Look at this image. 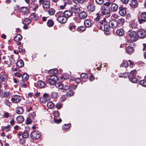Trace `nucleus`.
I'll return each mask as SVG.
<instances>
[{"mask_svg": "<svg viewBox=\"0 0 146 146\" xmlns=\"http://www.w3.org/2000/svg\"><path fill=\"white\" fill-rule=\"evenodd\" d=\"M98 27L100 29L106 31H108L110 30V27L109 25L105 21H102L98 23L97 25Z\"/></svg>", "mask_w": 146, "mask_h": 146, "instance_id": "f257e3e1", "label": "nucleus"}, {"mask_svg": "<svg viewBox=\"0 0 146 146\" xmlns=\"http://www.w3.org/2000/svg\"><path fill=\"white\" fill-rule=\"evenodd\" d=\"M110 2H107L104 4V5L102 7V15H107L108 16L110 15V9L108 7L110 5Z\"/></svg>", "mask_w": 146, "mask_h": 146, "instance_id": "f03ea898", "label": "nucleus"}, {"mask_svg": "<svg viewBox=\"0 0 146 146\" xmlns=\"http://www.w3.org/2000/svg\"><path fill=\"white\" fill-rule=\"evenodd\" d=\"M127 36L132 41H135L138 39L137 34L134 31L130 30L127 32Z\"/></svg>", "mask_w": 146, "mask_h": 146, "instance_id": "7ed1b4c3", "label": "nucleus"}, {"mask_svg": "<svg viewBox=\"0 0 146 146\" xmlns=\"http://www.w3.org/2000/svg\"><path fill=\"white\" fill-rule=\"evenodd\" d=\"M136 71L135 70L131 71L129 76V80L132 83H136L139 81L138 79L136 78L135 73Z\"/></svg>", "mask_w": 146, "mask_h": 146, "instance_id": "20e7f679", "label": "nucleus"}, {"mask_svg": "<svg viewBox=\"0 0 146 146\" xmlns=\"http://www.w3.org/2000/svg\"><path fill=\"white\" fill-rule=\"evenodd\" d=\"M56 15L58 16L57 20L59 23H64L66 22L67 19L64 16L62 13L59 12Z\"/></svg>", "mask_w": 146, "mask_h": 146, "instance_id": "39448f33", "label": "nucleus"}, {"mask_svg": "<svg viewBox=\"0 0 146 146\" xmlns=\"http://www.w3.org/2000/svg\"><path fill=\"white\" fill-rule=\"evenodd\" d=\"M39 3L40 5L42 4L43 7L45 8H49L50 5V2L48 0H39Z\"/></svg>", "mask_w": 146, "mask_h": 146, "instance_id": "423d86ee", "label": "nucleus"}, {"mask_svg": "<svg viewBox=\"0 0 146 146\" xmlns=\"http://www.w3.org/2000/svg\"><path fill=\"white\" fill-rule=\"evenodd\" d=\"M57 78L55 76H50V78L48 80L47 82L50 85H55Z\"/></svg>", "mask_w": 146, "mask_h": 146, "instance_id": "0eeeda50", "label": "nucleus"}, {"mask_svg": "<svg viewBox=\"0 0 146 146\" xmlns=\"http://www.w3.org/2000/svg\"><path fill=\"white\" fill-rule=\"evenodd\" d=\"M137 34L138 37L141 38H144L146 37V31L144 29L139 30L137 32Z\"/></svg>", "mask_w": 146, "mask_h": 146, "instance_id": "6e6552de", "label": "nucleus"}, {"mask_svg": "<svg viewBox=\"0 0 146 146\" xmlns=\"http://www.w3.org/2000/svg\"><path fill=\"white\" fill-rule=\"evenodd\" d=\"M31 137L34 139H36L39 138L40 135L39 132L37 131H33L32 132L31 134Z\"/></svg>", "mask_w": 146, "mask_h": 146, "instance_id": "1a4fd4ad", "label": "nucleus"}, {"mask_svg": "<svg viewBox=\"0 0 146 146\" xmlns=\"http://www.w3.org/2000/svg\"><path fill=\"white\" fill-rule=\"evenodd\" d=\"M141 19H139L140 24L145 23L146 21V12H141L140 13Z\"/></svg>", "mask_w": 146, "mask_h": 146, "instance_id": "9d476101", "label": "nucleus"}, {"mask_svg": "<svg viewBox=\"0 0 146 146\" xmlns=\"http://www.w3.org/2000/svg\"><path fill=\"white\" fill-rule=\"evenodd\" d=\"M21 100V97L18 95H15L11 99L13 102L14 103H17L19 102Z\"/></svg>", "mask_w": 146, "mask_h": 146, "instance_id": "9b49d317", "label": "nucleus"}, {"mask_svg": "<svg viewBox=\"0 0 146 146\" xmlns=\"http://www.w3.org/2000/svg\"><path fill=\"white\" fill-rule=\"evenodd\" d=\"M109 24L110 27L112 28H115L117 27V21L113 20L109 21Z\"/></svg>", "mask_w": 146, "mask_h": 146, "instance_id": "f8f14e48", "label": "nucleus"}, {"mask_svg": "<svg viewBox=\"0 0 146 146\" xmlns=\"http://www.w3.org/2000/svg\"><path fill=\"white\" fill-rule=\"evenodd\" d=\"M64 16L67 19L72 15V12L70 10L65 11L64 13H63Z\"/></svg>", "mask_w": 146, "mask_h": 146, "instance_id": "ddd939ff", "label": "nucleus"}, {"mask_svg": "<svg viewBox=\"0 0 146 146\" xmlns=\"http://www.w3.org/2000/svg\"><path fill=\"white\" fill-rule=\"evenodd\" d=\"M119 13L120 15L122 16H124L126 13L125 8L123 7H121L119 8Z\"/></svg>", "mask_w": 146, "mask_h": 146, "instance_id": "4468645a", "label": "nucleus"}, {"mask_svg": "<svg viewBox=\"0 0 146 146\" xmlns=\"http://www.w3.org/2000/svg\"><path fill=\"white\" fill-rule=\"evenodd\" d=\"M72 10L75 14L78 13L80 11V8L77 6H75L72 8Z\"/></svg>", "mask_w": 146, "mask_h": 146, "instance_id": "2eb2a0df", "label": "nucleus"}, {"mask_svg": "<svg viewBox=\"0 0 146 146\" xmlns=\"http://www.w3.org/2000/svg\"><path fill=\"white\" fill-rule=\"evenodd\" d=\"M95 9V7L94 5L90 3L89 5L87 6V9L88 11L90 12H92L94 11Z\"/></svg>", "mask_w": 146, "mask_h": 146, "instance_id": "dca6fc26", "label": "nucleus"}, {"mask_svg": "<svg viewBox=\"0 0 146 146\" xmlns=\"http://www.w3.org/2000/svg\"><path fill=\"white\" fill-rule=\"evenodd\" d=\"M87 16V15L86 12H82L79 14V17L81 19H84Z\"/></svg>", "mask_w": 146, "mask_h": 146, "instance_id": "f3484780", "label": "nucleus"}, {"mask_svg": "<svg viewBox=\"0 0 146 146\" xmlns=\"http://www.w3.org/2000/svg\"><path fill=\"white\" fill-rule=\"evenodd\" d=\"M111 10L113 12L116 11L118 9V5L116 4H112L111 6Z\"/></svg>", "mask_w": 146, "mask_h": 146, "instance_id": "a211bd4d", "label": "nucleus"}, {"mask_svg": "<svg viewBox=\"0 0 146 146\" xmlns=\"http://www.w3.org/2000/svg\"><path fill=\"white\" fill-rule=\"evenodd\" d=\"M117 34L119 36H122L124 34V31L123 29H117L116 31Z\"/></svg>", "mask_w": 146, "mask_h": 146, "instance_id": "6ab92c4d", "label": "nucleus"}, {"mask_svg": "<svg viewBox=\"0 0 146 146\" xmlns=\"http://www.w3.org/2000/svg\"><path fill=\"white\" fill-rule=\"evenodd\" d=\"M126 51L127 53L131 54L134 52V49L132 47L128 46L126 48Z\"/></svg>", "mask_w": 146, "mask_h": 146, "instance_id": "aec40b11", "label": "nucleus"}, {"mask_svg": "<svg viewBox=\"0 0 146 146\" xmlns=\"http://www.w3.org/2000/svg\"><path fill=\"white\" fill-rule=\"evenodd\" d=\"M17 120L18 123H22L24 120L23 117L21 115H19L17 118Z\"/></svg>", "mask_w": 146, "mask_h": 146, "instance_id": "412c9836", "label": "nucleus"}, {"mask_svg": "<svg viewBox=\"0 0 146 146\" xmlns=\"http://www.w3.org/2000/svg\"><path fill=\"white\" fill-rule=\"evenodd\" d=\"M91 24V22L89 19H86L84 21V24L86 27H90Z\"/></svg>", "mask_w": 146, "mask_h": 146, "instance_id": "4be33fe9", "label": "nucleus"}, {"mask_svg": "<svg viewBox=\"0 0 146 146\" xmlns=\"http://www.w3.org/2000/svg\"><path fill=\"white\" fill-rule=\"evenodd\" d=\"M22 38V36L20 34H17L14 38V40L16 42H18Z\"/></svg>", "mask_w": 146, "mask_h": 146, "instance_id": "5701e85b", "label": "nucleus"}, {"mask_svg": "<svg viewBox=\"0 0 146 146\" xmlns=\"http://www.w3.org/2000/svg\"><path fill=\"white\" fill-rule=\"evenodd\" d=\"M137 3V0H131L129 3L131 7L136 6Z\"/></svg>", "mask_w": 146, "mask_h": 146, "instance_id": "b1692460", "label": "nucleus"}, {"mask_svg": "<svg viewBox=\"0 0 146 146\" xmlns=\"http://www.w3.org/2000/svg\"><path fill=\"white\" fill-rule=\"evenodd\" d=\"M55 85L56 88L60 89H62L63 88V85L62 83L60 82H56Z\"/></svg>", "mask_w": 146, "mask_h": 146, "instance_id": "393cba45", "label": "nucleus"}, {"mask_svg": "<svg viewBox=\"0 0 146 146\" xmlns=\"http://www.w3.org/2000/svg\"><path fill=\"white\" fill-rule=\"evenodd\" d=\"M21 10L22 12L25 13H28L29 12V9L27 7H22L21 9Z\"/></svg>", "mask_w": 146, "mask_h": 146, "instance_id": "a878e982", "label": "nucleus"}, {"mask_svg": "<svg viewBox=\"0 0 146 146\" xmlns=\"http://www.w3.org/2000/svg\"><path fill=\"white\" fill-rule=\"evenodd\" d=\"M37 83L38 86L40 88H43L45 86L44 83L41 80L38 81Z\"/></svg>", "mask_w": 146, "mask_h": 146, "instance_id": "bb28decb", "label": "nucleus"}, {"mask_svg": "<svg viewBox=\"0 0 146 146\" xmlns=\"http://www.w3.org/2000/svg\"><path fill=\"white\" fill-rule=\"evenodd\" d=\"M58 70L56 69H52L50 70L49 72V74L53 75V76H55L56 74L58 73Z\"/></svg>", "mask_w": 146, "mask_h": 146, "instance_id": "cd10ccee", "label": "nucleus"}, {"mask_svg": "<svg viewBox=\"0 0 146 146\" xmlns=\"http://www.w3.org/2000/svg\"><path fill=\"white\" fill-rule=\"evenodd\" d=\"M23 109L21 107H18L16 109V112L18 114H21L23 112Z\"/></svg>", "mask_w": 146, "mask_h": 146, "instance_id": "c85d7f7f", "label": "nucleus"}, {"mask_svg": "<svg viewBox=\"0 0 146 146\" xmlns=\"http://www.w3.org/2000/svg\"><path fill=\"white\" fill-rule=\"evenodd\" d=\"M17 65L19 67H21L24 66V63L23 60H20L17 63Z\"/></svg>", "mask_w": 146, "mask_h": 146, "instance_id": "c756f323", "label": "nucleus"}, {"mask_svg": "<svg viewBox=\"0 0 146 146\" xmlns=\"http://www.w3.org/2000/svg\"><path fill=\"white\" fill-rule=\"evenodd\" d=\"M47 106L49 108L52 109L54 107V104L52 102H49L47 103Z\"/></svg>", "mask_w": 146, "mask_h": 146, "instance_id": "7c9ffc66", "label": "nucleus"}, {"mask_svg": "<svg viewBox=\"0 0 146 146\" xmlns=\"http://www.w3.org/2000/svg\"><path fill=\"white\" fill-rule=\"evenodd\" d=\"M29 78V76L27 74H24L22 76V79L23 81L27 80Z\"/></svg>", "mask_w": 146, "mask_h": 146, "instance_id": "2f4dec72", "label": "nucleus"}, {"mask_svg": "<svg viewBox=\"0 0 146 146\" xmlns=\"http://www.w3.org/2000/svg\"><path fill=\"white\" fill-rule=\"evenodd\" d=\"M30 17L31 19L35 20H36L38 18L37 15L34 13H33L31 15Z\"/></svg>", "mask_w": 146, "mask_h": 146, "instance_id": "473e14b6", "label": "nucleus"}, {"mask_svg": "<svg viewBox=\"0 0 146 146\" xmlns=\"http://www.w3.org/2000/svg\"><path fill=\"white\" fill-rule=\"evenodd\" d=\"M48 13L50 15H53L55 13V10L51 8L48 11Z\"/></svg>", "mask_w": 146, "mask_h": 146, "instance_id": "72a5a7b5", "label": "nucleus"}, {"mask_svg": "<svg viewBox=\"0 0 146 146\" xmlns=\"http://www.w3.org/2000/svg\"><path fill=\"white\" fill-rule=\"evenodd\" d=\"M7 76L5 74H3L0 76V78L2 80V81H5L7 79Z\"/></svg>", "mask_w": 146, "mask_h": 146, "instance_id": "f704fd0d", "label": "nucleus"}, {"mask_svg": "<svg viewBox=\"0 0 146 146\" xmlns=\"http://www.w3.org/2000/svg\"><path fill=\"white\" fill-rule=\"evenodd\" d=\"M73 1L75 3L82 4L84 3L85 0H73Z\"/></svg>", "mask_w": 146, "mask_h": 146, "instance_id": "c9c22d12", "label": "nucleus"}, {"mask_svg": "<svg viewBox=\"0 0 146 146\" xmlns=\"http://www.w3.org/2000/svg\"><path fill=\"white\" fill-rule=\"evenodd\" d=\"M47 24L48 27H51L53 25L54 23L52 21L50 20L47 21Z\"/></svg>", "mask_w": 146, "mask_h": 146, "instance_id": "e433bc0d", "label": "nucleus"}, {"mask_svg": "<svg viewBox=\"0 0 146 146\" xmlns=\"http://www.w3.org/2000/svg\"><path fill=\"white\" fill-rule=\"evenodd\" d=\"M128 66V64L127 62V61H125L123 62L121 64V66L126 68Z\"/></svg>", "mask_w": 146, "mask_h": 146, "instance_id": "4c0bfd02", "label": "nucleus"}, {"mask_svg": "<svg viewBox=\"0 0 146 146\" xmlns=\"http://www.w3.org/2000/svg\"><path fill=\"white\" fill-rule=\"evenodd\" d=\"M29 134L27 131H24L22 133V137L24 138H27Z\"/></svg>", "mask_w": 146, "mask_h": 146, "instance_id": "58836bf2", "label": "nucleus"}, {"mask_svg": "<svg viewBox=\"0 0 146 146\" xmlns=\"http://www.w3.org/2000/svg\"><path fill=\"white\" fill-rule=\"evenodd\" d=\"M14 59L12 57H10L9 58V62L10 64L11 65H12L14 64Z\"/></svg>", "mask_w": 146, "mask_h": 146, "instance_id": "ea45409f", "label": "nucleus"}, {"mask_svg": "<svg viewBox=\"0 0 146 146\" xmlns=\"http://www.w3.org/2000/svg\"><path fill=\"white\" fill-rule=\"evenodd\" d=\"M81 77L83 79H85L87 78L88 77V75L84 73H82L81 74Z\"/></svg>", "mask_w": 146, "mask_h": 146, "instance_id": "a19ab883", "label": "nucleus"}, {"mask_svg": "<svg viewBox=\"0 0 146 146\" xmlns=\"http://www.w3.org/2000/svg\"><path fill=\"white\" fill-rule=\"evenodd\" d=\"M74 94V93L71 90H69L66 93V95L67 96L70 97L72 96Z\"/></svg>", "mask_w": 146, "mask_h": 146, "instance_id": "79ce46f5", "label": "nucleus"}, {"mask_svg": "<svg viewBox=\"0 0 146 146\" xmlns=\"http://www.w3.org/2000/svg\"><path fill=\"white\" fill-rule=\"evenodd\" d=\"M70 88V86L68 85H63V88H62V90H64L65 91L68 90Z\"/></svg>", "mask_w": 146, "mask_h": 146, "instance_id": "37998d69", "label": "nucleus"}, {"mask_svg": "<svg viewBox=\"0 0 146 146\" xmlns=\"http://www.w3.org/2000/svg\"><path fill=\"white\" fill-rule=\"evenodd\" d=\"M54 118H57L59 116V112L58 111H55L53 112Z\"/></svg>", "mask_w": 146, "mask_h": 146, "instance_id": "c03bdc74", "label": "nucleus"}, {"mask_svg": "<svg viewBox=\"0 0 146 146\" xmlns=\"http://www.w3.org/2000/svg\"><path fill=\"white\" fill-rule=\"evenodd\" d=\"M96 17L95 18V20L96 21H98L100 18L101 14L98 13L96 14Z\"/></svg>", "mask_w": 146, "mask_h": 146, "instance_id": "a18cd8bd", "label": "nucleus"}, {"mask_svg": "<svg viewBox=\"0 0 146 146\" xmlns=\"http://www.w3.org/2000/svg\"><path fill=\"white\" fill-rule=\"evenodd\" d=\"M42 97L46 99L47 100H48L49 98V95L46 93L44 94H43V96Z\"/></svg>", "mask_w": 146, "mask_h": 146, "instance_id": "49530a36", "label": "nucleus"}, {"mask_svg": "<svg viewBox=\"0 0 146 146\" xmlns=\"http://www.w3.org/2000/svg\"><path fill=\"white\" fill-rule=\"evenodd\" d=\"M140 84L143 86L146 87V81L145 80H142L140 81Z\"/></svg>", "mask_w": 146, "mask_h": 146, "instance_id": "de8ad7c7", "label": "nucleus"}, {"mask_svg": "<svg viewBox=\"0 0 146 146\" xmlns=\"http://www.w3.org/2000/svg\"><path fill=\"white\" fill-rule=\"evenodd\" d=\"M118 23L121 25L123 24L124 22V20L123 19H121L118 20Z\"/></svg>", "mask_w": 146, "mask_h": 146, "instance_id": "09e8293b", "label": "nucleus"}, {"mask_svg": "<svg viewBox=\"0 0 146 146\" xmlns=\"http://www.w3.org/2000/svg\"><path fill=\"white\" fill-rule=\"evenodd\" d=\"M70 126L69 125L65 124L63 126V129L64 130H66L68 129L70 127Z\"/></svg>", "mask_w": 146, "mask_h": 146, "instance_id": "8fccbe9b", "label": "nucleus"}, {"mask_svg": "<svg viewBox=\"0 0 146 146\" xmlns=\"http://www.w3.org/2000/svg\"><path fill=\"white\" fill-rule=\"evenodd\" d=\"M54 122L56 123H58L61 121V120L60 118H59V119H57V118H54Z\"/></svg>", "mask_w": 146, "mask_h": 146, "instance_id": "3c124183", "label": "nucleus"}, {"mask_svg": "<svg viewBox=\"0 0 146 146\" xmlns=\"http://www.w3.org/2000/svg\"><path fill=\"white\" fill-rule=\"evenodd\" d=\"M62 107V104L60 103H58L56 104V107L58 109H60Z\"/></svg>", "mask_w": 146, "mask_h": 146, "instance_id": "603ef678", "label": "nucleus"}, {"mask_svg": "<svg viewBox=\"0 0 146 146\" xmlns=\"http://www.w3.org/2000/svg\"><path fill=\"white\" fill-rule=\"evenodd\" d=\"M130 26L132 28L135 29L136 27V25L134 22L132 23L130 25Z\"/></svg>", "mask_w": 146, "mask_h": 146, "instance_id": "864d4df0", "label": "nucleus"}, {"mask_svg": "<svg viewBox=\"0 0 146 146\" xmlns=\"http://www.w3.org/2000/svg\"><path fill=\"white\" fill-rule=\"evenodd\" d=\"M5 103L7 106H10L11 105V103L9 102L8 100L7 99L5 100Z\"/></svg>", "mask_w": 146, "mask_h": 146, "instance_id": "5fc2aeb1", "label": "nucleus"}, {"mask_svg": "<svg viewBox=\"0 0 146 146\" xmlns=\"http://www.w3.org/2000/svg\"><path fill=\"white\" fill-rule=\"evenodd\" d=\"M96 2L98 4L101 5L104 2V0H95Z\"/></svg>", "mask_w": 146, "mask_h": 146, "instance_id": "6e6d98bb", "label": "nucleus"}, {"mask_svg": "<svg viewBox=\"0 0 146 146\" xmlns=\"http://www.w3.org/2000/svg\"><path fill=\"white\" fill-rule=\"evenodd\" d=\"M20 85L21 87L26 88L27 87V85L23 82H20Z\"/></svg>", "mask_w": 146, "mask_h": 146, "instance_id": "4d7b16f0", "label": "nucleus"}, {"mask_svg": "<svg viewBox=\"0 0 146 146\" xmlns=\"http://www.w3.org/2000/svg\"><path fill=\"white\" fill-rule=\"evenodd\" d=\"M53 98H56L57 97V93L55 92H52L51 94Z\"/></svg>", "mask_w": 146, "mask_h": 146, "instance_id": "13d9d810", "label": "nucleus"}, {"mask_svg": "<svg viewBox=\"0 0 146 146\" xmlns=\"http://www.w3.org/2000/svg\"><path fill=\"white\" fill-rule=\"evenodd\" d=\"M40 101L41 102L43 103H45L47 100L43 97H42L40 99Z\"/></svg>", "mask_w": 146, "mask_h": 146, "instance_id": "bf43d9fd", "label": "nucleus"}, {"mask_svg": "<svg viewBox=\"0 0 146 146\" xmlns=\"http://www.w3.org/2000/svg\"><path fill=\"white\" fill-rule=\"evenodd\" d=\"M10 94L7 91L4 92L3 95V96L5 97H8L9 95Z\"/></svg>", "mask_w": 146, "mask_h": 146, "instance_id": "052dcab7", "label": "nucleus"}, {"mask_svg": "<svg viewBox=\"0 0 146 146\" xmlns=\"http://www.w3.org/2000/svg\"><path fill=\"white\" fill-rule=\"evenodd\" d=\"M78 29L81 31H84L86 29L85 26L84 27L83 26H82L79 27H78Z\"/></svg>", "mask_w": 146, "mask_h": 146, "instance_id": "680f3d73", "label": "nucleus"}, {"mask_svg": "<svg viewBox=\"0 0 146 146\" xmlns=\"http://www.w3.org/2000/svg\"><path fill=\"white\" fill-rule=\"evenodd\" d=\"M32 122L31 119L29 118H27L26 120V123L27 124H30Z\"/></svg>", "mask_w": 146, "mask_h": 146, "instance_id": "e2e57ef3", "label": "nucleus"}, {"mask_svg": "<svg viewBox=\"0 0 146 146\" xmlns=\"http://www.w3.org/2000/svg\"><path fill=\"white\" fill-rule=\"evenodd\" d=\"M75 26L73 25L72 26H70L69 29L70 30L73 32L75 31Z\"/></svg>", "mask_w": 146, "mask_h": 146, "instance_id": "0e129e2a", "label": "nucleus"}, {"mask_svg": "<svg viewBox=\"0 0 146 146\" xmlns=\"http://www.w3.org/2000/svg\"><path fill=\"white\" fill-rule=\"evenodd\" d=\"M66 6V4L65 3H64V4L60 6V8L62 9H64Z\"/></svg>", "mask_w": 146, "mask_h": 146, "instance_id": "69168bd1", "label": "nucleus"}, {"mask_svg": "<svg viewBox=\"0 0 146 146\" xmlns=\"http://www.w3.org/2000/svg\"><path fill=\"white\" fill-rule=\"evenodd\" d=\"M121 2L124 4H127L128 3L129 0H120Z\"/></svg>", "mask_w": 146, "mask_h": 146, "instance_id": "338daca9", "label": "nucleus"}, {"mask_svg": "<svg viewBox=\"0 0 146 146\" xmlns=\"http://www.w3.org/2000/svg\"><path fill=\"white\" fill-rule=\"evenodd\" d=\"M15 76H17L19 78L20 77L22 76L21 74L19 73H15Z\"/></svg>", "mask_w": 146, "mask_h": 146, "instance_id": "774afa93", "label": "nucleus"}]
</instances>
